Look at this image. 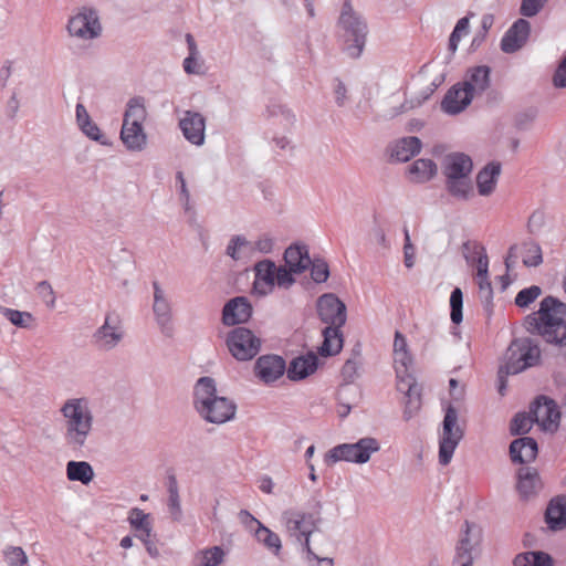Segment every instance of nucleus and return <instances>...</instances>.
Returning <instances> with one entry per match:
<instances>
[{
    "label": "nucleus",
    "mask_w": 566,
    "mask_h": 566,
    "mask_svg": "<svg viewBox=\"0 0 566 566\" xmlns=\"http://www.w3.org/2000/svg\"><path fill=\"white\" fill-rule=\"evenodd\" d=\"M451 321L454 324H460L463 319V293L460 287H455L450 295Z\"/></svg>",
    "instance_id": "49530a36"
},
{
    "label": "nucleus",
    "mask_w": 566,
    "mask_h": 566,
    "mask_svg": "<svg viewBox=\"0 0 566 566\" xmlns=\"http://www.w3.org/2000/svg\"><path fill=\"white\" fill-rule=\"evenodd\" d=\"M147 116L145 103L143 97H133L127 104L126 112L124 114L123 125H143Z\"/></svg>",
    "instance_id": "72a5a7b5"
},
{
    "label": "nucleus",
    "mask_w": 566,
    "mask_h": 566,
    "mask_svg": "<svg viewBox=\"0 0 566 566\" xmlns=\"http://www.w3.org/2000/svg\"><path fill=\"white\" fill-rule=\"evenodd\" d=\"M226 254L233 261H240L253 255L252 242L243 235H233L226 249Z\"/></svg>",
    "instance_id": "f704fd0d"
},
{
    "label": "nucleus",
    "mask_w": 566,
    "mask_h": 566,
    "mask_svg": "<svg viewBox=\"0 0 566 566\" xmlns=\"http://www.w3.org/2000/svg\"><path fill=\"white\" fill-rule=\"evenodd\" d=\"M481 542V527L475 523L465 521L455 547L453 566H472L474 558L480 554Z\"/></svg>",
    "instance_id": "f8f14e48"
},
{
    "label": "nucleus",
    "mask_w": 566,
    "mask_h": 566,
    "mask_svg": "<svg viewBox=\"0 0 566 566\" xmlns=\"http://www.w3.org/2000/svg\"><path fill=\"white\" fill-rule=\"evenodd\" d=\"M491 69L486 65H478L468 70L462 84L470 91L472 97L481 95L490 87Z\"/></svg>",
    "instance_id": "393cba45"
},
{
    "label": "nucleus",
    "mask_w": 566,
    "mask_h": 566,
    "mask_svg": "<svg viewBox=\"0 0 566 566\" xmlns=\"http://www.w3.org/2000/svg\"><path fill=\"white\" fill-rule=\"evenodd\" d=\"M446 188L451 196L460 200H468L473 192L470 176L446 178Z\"/></svg>",
    "instance_id": "c9c22d12"
},
{
    "label": "nucleus",
    "mask_w": 566,
    "mask_h": 566,
    "mask_svg": "<svg viewBox=\"0 0 566 566\" xmlns=\"http://www.w3.org/2000/svg\"><path fill=\"white\" fill-rule=\"evenodd\" d=\"M256 541L263 544L269 551H271L274 555H279L282 548L281 538L270 528L264 526L263 524H259V528H255L254 534Z\"/></svg>",
    "instance_id": "4c0bfd02"
},
{
    "label": "nucleus",
    "mask_w": 566,
    "mask_h": 566,
    "mask_svg": "<svg viewBox=\"0 0 566 566\" xmlns=\"http://www.w3.org/2000/svg\"><path fill=\"white\" fill-rule=\"evenodd\" d=\"M124 338L119 316L115 312L105 315L104 323L92 335V344L103 352L114 349Z\"/></svg>",
    "instance_id": "ddd939ff"
},
{
    "label": "nucleus",
    "mask_w": 566,
    "mask_h": 566,
    "mask_svg": "<svg viewBox=\"0 0 566 566\" xmlns=\"http://www.w3.org/2000/svg\"><path fill=\"white\" fill-rule=\"evenodd\" d=\"M553 81L556 87H566V56L558 65Z\"/></svg>",
    "instance_id": "774afa93"
},
{
    "label": "nucleus",
    "mask_w": 566,
    "mask_h": 566,
    "mask_svg": "<svg viewBox=\"0 0 566 566\" xmlns=\"http://www.w3.org/2000/svg\"><path fill=\"white\" fill-rule=\"evenodd\" d=\"M66 476L70 481L88 484L94 478V471L86 461H70L66 464Z\"/></svg>",
    "instance_id": "e433bc0d"
},
{
    "label": "nucleus",
    "mask_w": 566,
    "mask_h": 566,
    "mask_svg": "<svg viewBox=\"0 0 566 566\" xmlns=\"http://www.w3.org/2000/svg\"><path fill=\"white\" fill-rule=\"evenodd\" d=\"M4 559L9 566H27L28 556L22 547L9 546L4 551Z\"/></svg>",
    "instance_id": "09e8293b"
},
{
    "label": "nucleus",
    "mask_w": 566,
    "mask_h": 566,
    "mask_svg": "<svg viewBox=\"0 0 566 566\" xmlns=\"http://www.w3.org/2000/svg\"><path fill=\"white\" fill-rule=\"evenodd\" d=\"M120 139L130 151H142L147 145V135L143 125H122Z\"/></svg>",
    "instance_id": "7c9ffc66"
},
{
    "label": "nucleus",
    "mask_w": 566,
    "mask_h": 566,
    "mask_svg": "<svg viewBox=\"0 0 566 566\" xmlns=\"http://www.w3.org/2000/svg\"><path fill=\"white\" fill-rule=\"evenodd\" d=\"M514 566H553V558L544 552H527L514 558Z\"/></svg>",
    "instance_id": "58836bf2"
},
{
    "label": "nucleus",
    "mask_w": 566,
    "mask_h": 566,
    "mask_svg": "<svg viewBox=\"0 0 566 566\" xmlns=\"http://www.w3.org/2000/svg\"><path fill=\"white\" fill-rule=\"evenodd\" d=\"M482 252H486L485 248L476 241L469 240L462 244V253L468 263L476 262Z\"/></svg>",
    "instance_id": "3c124183"
},
{
    "label": "nucleus",
    "mask_w": 566,
    "mask_h": 566,
    "mask_svg": "<svg viewBox=\"0 0 566 566\" xmlns=\"http://www.w3.org/2000/svg\"><path fill=\"white\" fill-rule=\"evenodd\" d=\"M542 489V481L535 468L522 467L517 470L516 490L523 500L536 495Z\"/></svg>",
    "instance_id": "5701e85b"
},
{
    "label": "nucleus",
    "mask_w": 566,
    "mask_h": 566,
    "mask_svg": "<svg viewBox=\"0 0 566 566\" xmlns=\"http://www.w3.org/2000/svg\"><path fill=\"white\" fill-rule=\"evenodd\" d=\"M285 265L295 274L303 273L308 269L311 258L308 248L305 244H292L284 252Z\"/></svg>",
    "instance_id": "bb28decb"
},
{
    "label": "nucleus",
    "mask_w": 566,
    "mask_h": 566,
    "mask_svg": "<svg viewBox=\"0 0 566 566\" xmlns=\"http://www.w3.org/2000/svg\"><path fill=\"white\" fill-rule=\"evenodd\" d=\"M254 290L261 294H266L269 291H272L275 283V263L271 260H262L254 265Z\"/></svg>",
    "instance_id": "a878e982"
},
{
    "label": "nucleus",
    "mask_w": 566,
    "mask_h": 566,
    "mask_svg": "<svg viewBox=\"0 0 566 566\" xmlns=\"http://www.w3.org/2000/svg\"><path fill=\"white\" fill-rule=\"evenodd\" d=\"M545 216L542 211H534L528 218L527 229L531 233H537L544 226Z\"/></svg>",
    "instance_id": "338daca9"
},
{
    "label": "nucleus",
    "mask_w": 566,
    "mask_h": 566,
    "mask_svg": "<svg viewBox=\"0 0 566 566\" xmlns=\"http://www.w3.org/2000/svg\"><path fill=\"white\" fill-rule=\"evenodd\" d=\"M394 363L397 375V389L407 397L403 418L409 420L421 406L420 388L411 373L412 357L409 350L394 355Z\"/></svg>",
    "instance_id": "39448f33"
},
{
    "label": "nucleus",
    "mask_w": 566,
    "mask_h": 566,
    "mask_svg": "<svg viewBox=\"0 0 566 566\" xmlns=\"http://www.w3.org/2000/svg\"><path fill=\"white\" fill-rule=\"evenodd\" d=\"M380 444L377 439L366 437L355 443H342L325 454V462L334 464L338 461L363 464L369 461L373 453L378 452Z\"/></svg>",
    "instance_id": "1a4fd4ad"
},
{
    "label": "nucleus",
    "mask_w": 566,
    "mask_h": 566,
    "mask_svg": "<svg viewBox=\"0 0 566 566\" xmlns=\"http://www.w3.org/2000/svg\"><path fill=\"white\" fill-rule=\"evenodd\" d=\"M286 369L285 360L279 355H262L254 365L255 376L264 384H271L281 378Z\"/></svg>",
    "instance_id": "dca6fc26"
},
{
    "label": "nucleus",
    "mask_w": 566,
    "mask_h": 566,
    "mask_svg": "<svg viewBox=\"0 0 566 566\" xmlns=\"http://www.w3.org/2000/svg\"><path fill=\"white\" fill-rule=\"evenodd\" d=\"M566 304L554 296H546L539 303L537 312L524 319L526 331L539 335L549 344L566 345Z\"/></svg>",
    "instance_id": "f257e3e1"
},
{
    "label": "nucleus",
    "mask_w": 566,
    "mask_h": 566,
    "mask_svg": "<svg viewBox=\"0 0 566 566\" xmlns=\"http://www.w3.org/2000/svg\"><path fill=\"white\" fill-rule=\"evenodd\" d=\"M167 507L170 517L174 522H180L182 520V509L180 496L178 494H168Z\"/></svg>",
    "instance_id": "4d7b16f0"
},
{
    "label": "nucleus",
    "mask_w": 566,
    "mask_h": 566,
    "mask_svg": "<svg viewBox=\"0 0 566 566\" xmlns=\"http://www.w3.org/2000/svg\"><path fill=\"white\" fill-rule=\"evenodd\" d=\"M239 520L242 523V525L253 534H255V528H259V524H262L247 510H241L239 512Z\"/></svg>",
    "instance_id": "69168bd1"
},
{
    "label": "nucleus",
    "mask_w": 566,
    "mask_h": 566,
    "mask_svg": "<svg viewBox=\"0 0 566 566\" xmlns=\"http://www.w3.org/2000/svg\"><path fill=\"white\" fill-rule=\"evenodd\" d=\"M338 24L343 31L345 52L353 59L359 57L365 48L368 27L365 19L353 9L349 0L343 4Z\"/></svg>",
    "instance_id": "423d86ee"
},
{
    "label": "nucleus",
    "mask_w": 566,
    "mask_h": 566,
    "mask_svg": "<svg viewBox=\"0 0 566 566\" xmlns=\"http://www.w3.org/2000/svg\"><path fill=\"white\" fill-rule=\"evenodd\" d=\"M64 441L73 451L83 450L93 431L94 416L86 398H70L61 406Z\"/></svg>",
    "instance_id": "20e7f679"
},
{
    "label": "nucleus",
    "mask_w": 566,
    "mask_h": 566,
    "mask_svg": "<svg viewBox=\"0 0 566 566\" xmlns=\"http://www.w3.org/2000/svg\"><path fill=\"white\" fill-rule=\"evenodd\" d=\"M274 239L268 234L261 235L256 241L252 242V251L269 254L273 251Z\"/></svg>",
    "instance_id": "052dcab7"
},
{
    "label": "nucleus",
    "mask_w": 566,
    "mask_h": 566,
    "mask_svg": "<svg viewBox=\"0 0 566 566\" xmlns=\"http://www.w3.org/2000/svg\"><path fill=\"white\" fill-rule=\"evenodd\" d=\"M533 420L545 431H555L559 426L560 412L556 402L545 396L537 397L530 408Z\"/></svg>",
    "instance_id": "2eb2a0df"
},
{
    "label": "nucleus",
    "mask_w": 566,
    "mask_h": 566,
    "mask_svg": "<svg viewBox=\"0 0 566 566\" xmlns=\"http://www.w3.org/2000/svg\"><path fill=\"white\" fill-rule=\"evenodd\" d=\"M405 234V245H403V259L405 265L410 269L415 264V247L411 243L409 231L406 228L403 231Z\"/></svg>",
    "instance_id": "e2e57ef3"
},
{
    "label": "nucleus",
    "mask_w": 566,
    "mask_h": 566,
    "mask_svg": "<svg viewBox=\"0 0 566 566\" xmlns=\"http://www.w3.org/2000/svg\"><path fill=\"white\" fill-rule=\"evenodd\" d=\"M500 174L501 164L495 161L488 164L478 172L476 186L481 196H489L494 191Z\"/></svg>",
    "instance_id": "c85d7f7f"
},
{
    "label": "nucleus",
    "mask_w": 566,
    "mask_h": 566,
    "mask_svg": "<svg viewBox=\"0 0 566 566\" xmlns=\"http://www.w3.org/2000/svg\"><path fill=\"white\" fill-rule=\"evenodd\" d=\"M522 261L527 268L538 266L543 263L542 249L533 240L524 241L521 245Z\"/></svg>",
    "instance_id": "ea45409f"
},
{
    "label": "nucleus",
    "mask_w": 566,
    "mask_h": 566,
    "mask_svg": "<svg viewBox=\"0 0 566 566\" xmlns=\"http://www.w3.org/2000/svg\"><path fill=\"white\" fill-rule=\"evenodd\" d=\"M472 169V159L464 153H451L442 161V174L446 178L470 176Z\"/></svg>",
    "instance_id": "4be33fe9"
},
{
    "label": "nucleus",
    "mask_w": 566,
    "mask_h": 566,
    "mask_svg": "<svg viewBox=\"0 0 566 566\" xmlns=\"http://www.w3.org/2000/svg\"><path fill=\"white\" fill-rule=\"evenodd\" d=\"M127 521L135 532H138L143 528H146L147 526L153 525L150 514L145 513L139 507H133L129 510Z\"/></svg>",
    "instance_id": "37998d69"
},
{
    "label": "nucleus",
    "mask_w": 566,
    "mask_h": 566,
    "mask_svg": "<svg viewBox=\"0 0 566 566\" xmlns=\"http://www.w3.org/2000/svg\"><path fill=\"white\" fill-rule=\"evenodd\" d=\"M192 405L201 419L213 424H223L232 420L237 412L235 402L219 396L216 380L209 376L200 377L196 381Z\"/></svg>",
    "instance_id": "7ed1b4c3"
},
{
    "label": "nucleus",
    "mask_w": 566,
    "mask_h": 566,
    "mask_svg": "<svg viewBox=\"0 0 566 566\" xmlns=\"http://www.w3.org/2000/svg\"><path fill=\"white\" fill-rule=\"evenodd\" d=\"M479 297L486 310L492 306L493 289L489 277L479 279Z\"/></svg>",
    "instance_id": "864d4df0"
},
{
    "label": "nucleus",
    "mask_w": 566,
    "mask_h": 566,
    "mask_svg": "<svg viewBox=\"0 0 566 566\" xmlns=\"http://www.w3.org/2000/svg\"><path fill=\"white\" fill-rule=\"evenodd\" d=\"M541 358L539 347L531 338H515L511 342L502 365L506 374H518L535 366Z\"/></svg>",
    "instance_id": "6e6552de"
},
{
    "label": "nucleus",
    "mask_w": 566,
    "mask_h": 566,
    "mask_svg": "<svg viewBox=\"0 0 566 566\" xmlns=\"http://www.w3.org/2000/svg\"><path fill=\"white\" fill-rule=\"evenodd\" d=\"M176 179L180 184L179 197L186 211L190 210V193L181 171L176 174Z\"/></svg>",
    "instance_id": "0e129e2a"
},
{
    "label": "nucleus",
    "mask_w": 566,
    "mask_h": 566,
    "mask_svg": "<svg viewBox=\"0 0 566 566\" xmlns=\"http://www.w3.org/2000/svg\"><path fill=\"white\" fill-rule=\"evenodd\" d=\"M67 31L71 36L81 40H92L99 36L102 25L97 12L91 8H83L69 20Z\"/></svg>",
    "instance_id": "4468645a"
},
{
    "label": "nucleus",
    "mask_w": 566,
    "mask_h": 566,
    "mask_svg": "<svg viewBox=\"0 0 566 566\" xmlns=\"http://www.w3.org/2000/svg\"><path fill=\"white\" fill-rule=\"evenodd\" d=\"M473 97L462 83L453 85L444 95L441 108L444 113L455 115L464 111Z\"/></svg>",
    "instance_id": "412c9836"
},
{
    "label": "nucleus",
    "mask_w": 566,
    "mask_h": 566,
    "mask_svg": "<svg viewBox=\"0 0 566 566\" xmlns=\"http://www.w3.org/2000/svg\"><path fill=\"white\" fill-rule=\"evenodd\" d=\"M316 311L321 322L326 325L317 353L323 357L337 355L344 344L342 327L347 319L346 305L334 293H325L317 298Z\"/></svg>",
    "instance_id": "f03ea898"
},
{
    "label": "nucleus",
    "mask_w": 566,
    "mask_h": 566,
    "mask_svg": "<svg viewBox=\"0 0 566 566\" xmlns=\"http://www.w3.org/2000/svg\"><path fill=\"white\" fill-rule=\"evenodd\" d=\"M463 438V430L458 426V410L449 405L442 422V434L439 441V463L447 465Z\"/></svg>",
    "instance_id": "9b49d317"
},
{
    "label": "nucleus",
    "mask_w": 566,
    "mask_h": 566,
    "mask_svg": "<svg viewBox=\"0 0 566 566\" xmlns=\"http://www.w3.org/2000/svg\"><path fill=\"white\" fill-rule=\"evenodd\" d=\"M269 112L272 116L280 117L286 126H292L295 122V115L283 105H273L269 107Z\"/></svg>",
    "instance_id": "bf43d9fd"
},
{
    "label": "nucleus",
    "mask_w": 566,
    "mask_h": 566,
    "mask_svg": "<svg viewBox=\"0 0 566 566\" xmlns=\"http://www.w3.org/2000/svg\"><path fill=\"white\" fill-rule=\"evenodd\" d=\"M541 294L542 289L537 285L523 289L515 297V305L522 308L528 307Z\"/></svg>",
    "instance_id": "de8ad7c7"
},
{
    "label": "nucleus",
    "mask_w": 566,
    "mask_h": 566,
    "mask_svg": "<svg viewBox=\"0 0 566 566\" xmlns=\"http://www.w3.org/2000/svg\"><path fill=\"white\" fill-rule=\"evenodd\" d=\"M468 30H469V18L468 17H463V18H461L457 22V24H455V27H454V29H453V31H452V33L450 35V39H449V50L451 52H455L457 51L462 34L467 33Z\"/></svg>",
    "instance_id": "8fccbe9b"
},
{
    "label": "nucleus",
    "mask_w": 566,
    "mask_h": 566,
    "mask_svg": "<svg viewBox=\"0 0 566 566\" xmlns=\"http://www.w3.org/2000/svg\"><path fill=\"white\" fill-rule=\"evenodd\" d=\"M534 422L531 411L518 412L512 419L510 431L513 436L525 434L532 429Z\"/></svg>",
    "instance_id": "a19ab883"
},
{
    "label": "nucleus",
    "mask_w": 566,
    "mask_h": 566,
    "mask_svg": "<svg viewBox=\"0 0 566 566\" xmlns=\"http://www.w3.org/2000/svg\"><path fill=\"white\" fill-rule=\"evenodd\" d=\"M200 566H218L223 562L224 552L220 546H213L198 553Z\"/></svg>",
    "instance_id": "79ce46f5"
},
{
    "label": "nucleus",
    "mask_w": 566,
    "mask_h": 566,
    "mask_svg": "<svg viewBox=\"0 0 566 566\" xmlns=\"http://www.w3.org/2000/svg\"><path fill=\"white\" fill-rule=\"evenodd\" d=\"M3 316L10 321L14 326L21 328L30 327L31 322L33 321V316L29 312H21L18 310H12L8 307H3L1 310Z\"/></svg>",
    "instance_id": "c03bdc74"
},
{
    "label": "nucleus",
    "mask_w": 566,
    "mask_h": 566,
    "mask_svg": "<svg viewBox=\"0 0 566 566\" xmlns=\"http://www.w3.org/2000/svg\"><path fill=\"white\" fill-rule=\"evenodd\" d=\"M530 33L531 23L523 18L517 19L502 38L501 50L505 53L518 51L526 43Z\"/></svg>",
    "instance_id": "6ab92c4d"
},
{
    "label": "nucleus",
    "mask_w": 566,
    "mask_h": 566,
    "mask_svg": "<svg viewBox=\"0 0 566 566\" xmlns=\"http://www.w3.org/2000/svg\"><path fill=\"white\" fill-rule=\"evenodd\" d=\"M545 520L549 528L554 531L563 530L566 526V496H557L551 500Z\"/></svg>",
    "instance_id": "c756f323"
},
{
    "label": "nucleus",
    "mask_w": 566,
    "mask_h": 566,
    "mask_svg": "<svg viewBox=\"0 0 566 566\" xmlns=\"http://www.w3.org/2000/svg\"><path fill=\"white\" fill-rule=\"evenodd\" d=\"M80 129L90 139L98 142L101 145H109L105 135L101 132L99 127L93 120L86 123Z\"/></svg>",
    "instance_id": "5fc2aeb1"
},
{
    "label": "nucleus",
    "mask_w": 566,
    "mask_h": 566,
    "mask_svg": "<svg viewBox=\"0 0 566 566\" xmlns=\"http://www.w3.org/2000/svg\"><path fill=\"white\" fill-rule=\"evenodd\" d=\"M438 171V167L431 159H417L409 167L410 179L415 182H427L431 180Z\"/></svg>",
    "instance_id": "473e14b6"
},
{
    "label": "nucleus",
    "mask_w": 566,
    "mask_h": 566,
    "mask_svg": "<svg viewBox=\"0 0 566 566\" xmlns=\"http://www.w3.org/2000/svg\"><path fill=\"white\" fill-rule=\"evenodd\" d=\"M323 504L321 501H315L313 505V512H285L283 517L285 525L291 535L296 536L297 541H303V548L306 551L308 556L317 558V555L312 551L310 545V536L317 528L321 523V511Z\"/></svg>",
    "instance_id": "0eeeda50"
},
{
    "label": "nucleus",
    "mask_w": 566,
    "mask_h": 566,
    "mask_svg": "<svg viewBox=\"0 0 566 566\" xmlns=\"http://www.w3.org/2000/svg\"><path fill=\"white\" fill-rule=\"evenodd\" d=\"M36 291L49 308L55 307V293L52 285L48 281H41L36 285Z\"/></svg>",
    "instance_id": "603ef678"
},
{
    "label": "nucleus",
    "mask_w": 566,
    "mask_h": 566,
    "mask_svg": "<svg viewBox=\"0 0 566 566\" xmlns=\"http://www.w3.org/2000/svg\"><path fill=\"white\" fill-rule=\"evenodd\" d=\"M252 305L248 297H233L229 300L222 308V323L226 326L247 323L252 315Z\"/></svg>",
    "instance_id": "f3484780"
},
{
    "label": "nucleus",
    "mask_w": 566,
    "mask_h": 566,
    "mask_svg": "<svg viewBox=\"0 0 566 566\" xmlns=\"http://www.w3.org/2000/svg\"><path fill=\"white\" fill-rule=\"evenodd\" d=\"M546 2L547 0H522L520 13L523 17L532 18L544 8Z\"/></svg>",
    "instance_id": "6e6d98bb"
},
{
    "label": "nucleus",
    "mask_w": 566,
    "mask_h": 566,
    "mask_svg": "<svg viewBox=\"0 0 566 566\" xmlns=\"http://www.w3.org/2000/svg\"><path fill=\"white\" fill-rule=\"evenodd\" d=\"M226 345L233 358L248 361L260 353L262 342L251 329L238 326L228 333Z\"/></svg>",
    "instance_id": "9d476101"
},
{
    "label": "nucleus",
    "mask_w": 566,
    "mask_h": 566,
    "mask_svg": "<svg viewBox=\"0 0 566 566\" xmlns=\"http://www.w3.org/2000/svg\"><path fill=\"white\" fill-rule=\"evenodd\" d=\"M179 127L184 137L189 143L196 146L203 145L206 119L200 113L185 111L182 117L179 119Z\"/></svg>",
    "instance_id": "a211bd4d"
},
{
    "label": "nucleus",
    "mask_w": 566,
    "mask_h": 566,
    "mask_svg": "<svg viewBox=\"0 0 566 566\" xmlns=\"http://www.w3.org/2000/svg\"><path fill=\"white\" fill-rule=\"evenodd\" d=\"M358 367L359 361L356 357L347 359L342 368L344 380L347 382L354 381V379L358 376Z\"/></svg>",
    "instance_id": "680f3d73"
},
{
    "label": "nucleus",
    "mask_w": 566,
    "mask_h": 566,
    "mask_svg": "<svg viewBox=\"0 0 566 566\" xmlns=\"http://www.w3.org/2000/svg\"><path fill=\"white\" fill-rule=\"evenodd\" d=\"M293 274L295 273L291 271V269L287 268L286 265L279 266L276 268L275 272V282L277 283L279 286L290 287L295 282Z\"/></svg>",
    "instance_id": "13d9d810"
},
{
    "label": "nucleus",
    "mask_w": 566,
    "mask_h": 566,
    "mask_svg": "<svg viewBox=\"0 0 566 566\" xmlns=\"http://www.w3.org/2000/svg\"><path fill=\"white\" fill-rule=\"evenodd\" d=\"M311 269V277L316 283H324L327 281L329 276V266L327 262L323 259H311L310 266Z\"/></svg>",
    "instance_id": "a18cd8bd"
},
{
    "label": "nucleus",
    "mask_w": 566,
    "mask_h": 566,
    "mask_svg": "<svg viewBox=\"0 0 566 566\" xmlns=\"http://www.w3.org/2000/svg\"><path fill=\"white\" fill-rule=\"evenodd\" d=\"M318 366V358L315 353L310 352L305 356L294 358L287 369V377L291 380H301L313 374Z\"/></svg>",
    "instance_id": "cd10ccee"
},
{
    "label": "nucleus",
    "mask_w": 566,
    "mask_h": 566,
    "mask_svg": "<svg viewBox=\"0 0 566 566\" xmlns=\"http://www.w3.org/2000/svg\"><path fill=\"white\" fill-rule=\"evenodd\" d=\"M537 452V442L531 437L517 438L510 444V457L514 463H531L536 459Z\"/></svg>",
    "instance_id": "b1692460"
},
{
    "label": "nucleus",
    "mask_w": 566,
    "mask_h": 566,
    "mask_svg": "<svg viewBox=\"0 0 566 566\" xmlns=\"http://www.w3.org/2000/svg\"><path fill=\"white\" fill-rule=\"evenodd\" d=\"M154 289V314L158 325L161 331L169 335L171 332L170 321H171V304L166 294V292L161 289L160 284L157 281L153 282Z\"/></svg>",
    "instance_id": "aec40b11"
},
{
    "label": "nucleus",
    "mask_w": 566,
    "mask_h": 566,
    "mask_svg": "<svg viewBox=\"0 0 566 566\" xmlns=\"http://www.w3.org/2000/svg\"><path fill=\"white\" fill-rule=\"evenodd\" d=\"M420 149L421 140L418 137H403L391 147V157L397 161L406 163L419 154Z\"/></svg>",
    "instance_id": "2f4dec72"
}]
</instances>
